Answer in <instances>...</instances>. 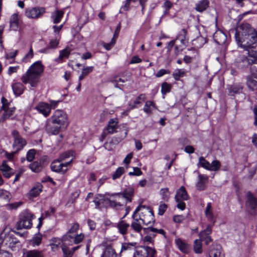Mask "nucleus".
<instances>
[{
  "label": "nucleus",
  "mask_w": 257,
  "mask_h": 257,
  "mask_svg": "<svg viewBox=\"0 0 257 257\" xmlns=\"http://www.w3.org/2000/svg\"><path fill=\"white\" fill-rule=\"evenodd\" d=\"M234 37L240 47H247L257 41V31L249 24L243 23L236 30Z\"/></svg>",
  "instance_id": "f257e3e1"
},
{
  "label": "nucleus",
  "mask_w": 257,
  "mask_h": 257,
  "mask_svg": "<svg viewBox=\"0 0 257 257\" xmlns=\"http://www.w3.org/2000/svg\"><path fill=\"white\" fill-rule=\"evenodd\" d=\"M134 195V188L129 186L121 193L112 194V198H115V200L112 201V202L113 203H115V204H116L117 207L119 208L123 206V203L126 204L127 202H131Z\"/></svg>",
  "instance_id": "f03ea898"
},
{
  "label": "nucleus",
  "mask_w": 257,
  "mask_h": 257,
  "mask_svg": "<svg viewBox=\"0 0 257 257\" xmlns=\"http://www.w3.org/2000/svg\"><path fill=\"white\" fill-rule=\"evenodd\" d=\"M112 194H105L104 195L101 194L97 195L94 200L93 202L95 204V208L100 209L102 207H107L110 206L112 208H118L116 204L112 202L115 200V198H112Z\"/></svg>",
  "instance_id": "7ed1b4c3"
},
{
  "label": "nucleus",
  "mask_w": 257,
  "mask_h": 257,
  "mask_svg": "<svg viewBox=\"0 0 257 257\" xmlns=\"http://www.w3.org/2000/svg\"><path fill=\"white\" fill-rule=\"evenodd\" d=\"M139 211V218L143 224L149 225L155 221L153 211L149 207H146L145 206H138L136 209L135 213H137Z\"/></svg>",
  "instance_id": "20e7f679"
},
{
  "label": "nucleus",
  "mask_w": 257,
  "mask_h": 257,
  "mask_svg": "<svg viewBox=\"0 0 257 257\" xmlns=\"http://www.w3.org/2000/svg\"><path fill=\"white\" fill-rule=\"evenodd\" d=\"M51 120L53 124L60 125L62 127L65 128L68 125L67 115L61 109H57L53 112Z\"/></svg>",
  "instance_id": "39448f33"
},
{
  "label": "nucleus",
  "mask_w": 257,
  "mask_h": 257,
  "mask_svg": "<svg viewBox=\"0 0 257 257\" xmlns=\"http://www.w3.org/2000/svg\"><path fill=\"white\" fill-rule=\"evenodd\" d=\"M34 215L28 211H24L20 215L19 221L17 224L18 229H29L32 226V219Z\"/></svg>",
  "instance_id": "423d86ee"
},
{
  "label": "nucleus",
  "mask_w": 257,
  "mask_h": 257,
  "mask_svg": "<svg viewBox=\"0 0 257 257\" xmlns=\"http://www.w3.org/2000/svg\"><path fill=\"white\" fill-rule=\"evenodd\" d=\"M40 76L27 70L22 75L21 80L24 84L29 83L32 87H36L40 82Z\"/></svg>",
  "instance_id": "0eeeda50"
},
{
  "label": "nucleus",
  "mask_w": 257,
  "mask_h": 257,
  "mask_svg": "<svg viewBox=\"0 0 257 257\" xmlns=\"http://www.w3.org/2000/svg\"><path fill=\"white\" fill-rule=\"evenodd\" d=\"M72 162V159L66 163H63L58 159H56L51 163V169L53 172L64 174L67 172L68 167L71 165Z\"/></svg>",
  "instance_id": "6e6552de"
},
{
  "label": "nucleus",
  "mask_w": 257,
  "mask_h": 257,
  "mask_svg": "<svg viewBox=\"0 0 257 257\" xmlns=\"http://www.w3.org/2000/svg\"><path fill=\"white\" fill-rule=\"evenodd\" d=\"M12 135L14 138L13 148L16 152H18L22 150L27 145V141L16 130L12 131Z\"/></svg>",
  "instance_id": "1a4fd4ad"
},
{
  "label": "nucleus",
  "mask_w": 257,
  "mask_h": 257,
  "mask_svg": "<svg viewBox=\"0 0 257 257\" xmlns=\"http://www.w3.org/2000/svg\"><path fill=\"white\" fill-rule=\"evenodd\" d=\"M156 251L152 247L142 246L134 253L133 257H156Z\"/></svg>",
  "instance_id": "9d476101"
},
{
  "label": "nucleus",
  "mask_w": 257,
  "mask_h": 257,
  "mask_svg": "<svg viewBox=\"0 0 257 257\" xmlns=\"http://www.w3.org/2000/svg\"><path fill=\"white\" fill-rule=\"evenodd\" d=\"M251 59L244 55H239L235 59L234 65L238 69H245L250 65Z\"/></svg>",
  "instance_id": "9b49d317"
},
{
  "label": "nucleus",
  "mask_w": 257,
  "mask_h": 257,
  "mask_svg": "<svg viewBox=\"0 0 257 257\" xmlns=\"http://www.w3.org/2000/svg\"><path fill=\"white\" fill-rule=\"evenodd\" d=\"M45 13V9L42 7H34L32 9L26 10L25 14L28 18L38 19Z\"/></svg>",
  "instance_id": "f8f14e48"
},
{
  "label": "nucleus",
  "mask_w": 257,
  "mask_h": 257,
  "mask_svg": "<svg viewBox=\"0 0 257 257\" xmlns=\"http://www.w3.org/2000/svg\"><path fill=\"white\" fill-rule=\"evenodd\" d=\"M68 235H64L62 237V241H64V244H68V245H72L73 244H78L82 241L84 238V235L80 233L76 234L75 236H68Z\"/></svg>",
  "instance_id": "ddd939ff"
},
{
  "label": "nucleus",
  "mask_w": 257,
  "mask_h": 257,
  "mask_svg": "<svg viewBox=\"0 0 257 257\" xmlns=\"http://www.w3.org/2000/svg\"><path fill=\"white\" fill-rule=\"evenodd\" d=\"M35 109L46 117H48L51 113L49 104L45 102H39L35 106Z\"/></svg>",
  "instance_id": "4468645a"
},
{
  "label": "nucleus",
  "mask_w": 257,
  "mask_h": 257,
  "mask_svg": "<svg viewBox=\"0 0 257 257\" xmlns=\"http://www.w3.org/2000/svg\"><path fill=\"white\" fill-rule=\"evenodd\" d=\"M209 180L208 177L204 174H199L198 181L196 183V189L199 191L204 190Z\"/></svg>",
  "instance_id": "2eb2a0df"
},
{
  "label": "nucleus",
  "mask_w": 257,
  "mask_h": 257,
  "mask_svg": "<svg viewBox=\"0 0 257 257\" xmlns=\"http://www.w3.org/2000/svg\"><path fill=\"white\" fill-rule=\"evenodd\" d=\"M212 225H208L206 229L199 234L200 239L204 240L206 244H208L212 240L209 235L212 232Z\"/></svg>",
  "instance_id": "dca6fc26"
},
{
  "label": "nucleus",
  "mask_w": 257,
  "mask_h": 257,
  "mask_svg": "<svg viewBox=\"0 0 257 257\" xmlns=\"http://www.w3.org/2000/svg\"><path fill=\"white\" fill-rule=\"evenodd\" d=\"M44 67L42 64L41 61H38L34 63L28 70L41 76L44 71Z\"/></svg>",
  "instance_id": "f3484780"
},
{
  "label": "nucleus",
  "mask_w": 257,
  "mask_h": 257,
  "mask_svg": "<svg viewBox=\"0 0 257 257\" xmlns=\"http://www.w3.org/2000/svg\"><path fill=\"white\" fill-rule=\"evenodd\" d=\"M123 139V138H118V137L116 136L113 137L110 141L105 143L104 147L108 151H112Z\"/></svg>",
  "instance_id": "a211bd4d"
},
{
  "label": "nucleus",
  "mask_w": 257,
  "mask_h": 257,
  "mask_svg": "<svg viewBox=\"0 0 257 257\" xmlns=\"http://www.w3.org/2000/svg\"><path fill=\"white\" fill-rule=\"evenodd\" d=\"M248 52V57L254 62H257V43H253L247 47H242Z\"/></svg>",
  "instance_id": "6ab92c4d"
},
{
  "label": "nucleus",
  "mask_w": 257,
  "mask_h": 257,
  "mask_svg": "<svg viewBox=\"0 0 257 257\" xmlns=\"http://www.w3.org/2000/svg\"><path fill=\"white\" fill-rule=\"evenodd\" d=\"M118 121L117 118H111L108 122V124L105 128V131L107 132V134H112L116 132L117 128V124Z\"/></svg>",
  "instance_id": "aec40b11"
},
{
  "label": "nucleus",
  "mask_w": 257,
  "mask_h": 257,
  "mask_svg": "<svg viewBox=\"0 0 257 257\" xmlns=\"http://www.w3.org/2000/svg\"><path fill=\"white\" fill-rule=\"evenodd\" d=\"M205 214L207 220L212 223V225L213 226L216 221V217L213 213V209L210 202L207 204L205 210Z\"/></svg>",
  "instance_id": "412c9836"
},
{
  "label": "nucleus",
  "mask_w": 257,
  "mask_h": 257,
  "mask_svg": "<svg viewBox=\"0 0 257 257\" xmlns=\"http://www.w3.org/2000/svg\"><path fill=\"white\" fill-rule=\"evenodd\" d=\"M136 214L134 212L133 214V221L131 223V226L135 231L139 233L143 229L142 226V224L143 223L140 218H136Z\"/></svg>",
  "instance_id": "4be33fe9"
},
{
  "label": "nucleus",
  "mask_w": 257,
  "mask_h": 257,
  "mask_svg": "<svg viewBox=\"0 0 257 257\" xmlns=\"http://www.w3.org/2000/svg\"><path fill=\"white\" fill-rule=\"evenodd\" d=\"M187 30L185 29L181 30L176 36V40L179 41L183 45H186L188 43V38L187 36Z\"/></svg>",
  "instance_id": "5701e85b"
},
{
  "label": "nucleus",
  "mask_w": 257,
  "mask_h": 257,
  "mask_svg": "<svg viewBox=\"0 0 257 257\" xmlns=\"http://www.w3.org/2000/svg\"><path fill=\"white\" fill-rule=\"evenodd\" d=\"M189 196L187 193L185 188L181 186L177 191L175 196L176 201H178V199L182 200H187L188 199Z\"/></svg>",
  "instance_id": "b1692460"
},
{
  "label": "nucleus",
  "mask_w": 257,
  "mask_h": 257,
  "mask_svg": "<svg viewBox=\"0 0 257 257\" xmlns=\"http://www.w3.org/2000/svg\"><path fill=\"white\" fill-rule=\"evenodd\" d=\"M213 37L215 41L219 45L224 44L227 39L226 35L221 31L216 32Z\"/></svg>",
  "instance_id": "393cba45"
},
{
  "label": "nucleus",
  "mask_w": 257,
  "mask_h": 257,
  "mask_svg": "<svg viewBox=\"0 0 257 257\" xmlns=\"http://www.w3.org/2000/svg\"><path fill=\"white\" fill-rule=\"evenodd\" d=\"M71 51V49L68 47L60 51L59 57L55 59V61L58 63H61L64 58H68L69 57Z\"/></svg>",
  "instance_id": "a878e982"
},
{
  "label": "nucleus",
  "mask_w": 257,
  "mask_h": 257,
  "mask_svg": "<svg viewBox=\"0 0 257 257\" xmlns=\"http://www.w3.org/2000/svg\"><path fill=\"white\" fill-rule=\"evenodd\" d=\"M56 125H53L51 124H47L46 126V131L49 135H57L60 130L62 126L60 125L56 124Z\"/></svg>",
  "instance_id": "bb28decb"
},
{
  "label": "nucleus",
  "mask_w": 257,
  "mask_h": 257,
  "mask_svg": "<svg viewBox=\"0 0 257 257\" xmlns=\"http://www.w3.org/2000/svg\"><path fill=\"white\" fill-rule=\"evenodd\" d=\"M130 224L125 222L124 220H121L116 225L118 232L122 235H124L127 233Z\"/></svg>",
  "instance_id": "cd10ccee"
},
{
  "label": "nucleus",
  "mask_w": 257,
  "mask_h": 257,
  "mask_svg": "<svg viewBox=\"0 0 257 257\" xmlns=\"http://www.w3.org/2000/svg\"><path fill=\"white\" fill-rule=\"evenodd\" d=\"M63 15V11L56 10L52 13L51 18L54 24H58L61 21Z\"/></svg>",
  "instance_id": "c85d7f7f"
},
{
  "label": "nucleus",
  "mask_w": 257,
  "mask_h": 257,
  "mask_svg": "<svg viewBox=\"0 0 257 257\" xmlns=\"http://www.w3.org/2000/svg\"><path fill=\"white\" fill-rule=\"evenodd\" d=\"M246 84L249 89L252 91L257 90V79L250 75L247 77Z\"/></svg>",
  "instance_id": "c756f323"
},
{
  "label": "nucleus",
  "mask_w": 257,
  "mask_h": 257,
  "mask_svg": "<svg viewBox=\"0 0 257 257\" xmlns=\"http://www.w3.org/2000/svg\"><path fill=\"white\" fill-rule=\"evenodd\" d=\"M1 170L4 176L7 178H9L13 174L12 172V169L9 166L6 161L3 162Z\"/></svg>",
  "instance_id": "7c9ffc66"
},
{
  "label": "nucleus",
  "mask_w": 257,
  "mask_h": 257,
  "mask_svg": "<svg viewBox=\"0 0 257 257\" xmlns=\"http://www.w3.org/2000/svg\"><path fill=\"white\" fill-rule=\"evenodd\" d=\"M14 93L16 96L21 95L24 90L25 87L22 83L20 82H16L12 86Z\"/></svg>",
  "instance_id": "2f4dec72"
},
{
  "label": "nucleus",
  "mask_w": 257,
  "mask_h": 257,
  "mask_svg": "<svg viewBox=\"0 0 257 257\" xmlns=\"http://www.w3.org/2000/svg\"><path fill=\"white\" fill-rule=\"evenodd\" d=\"M209 4L208 0H201L196 4L195 10L198 12H202L206 10Z\"/></svg>",
  "instance_id": "473e14b6"
},
{
  "label": "nucleus",
  "mask_w": 257,
  "mask_h": 257,
  "mask_svg": "<svg viewBox=\"0 0 257 257\" xmlns=\"http://www.w3.org/2000/svg\"><path fill=\"white\" fill-rule=\"evenodd\" d=\"M157 109L155 103L151 100H149L146 102V103L144 106L143 110L147 114H152V110L153 109Z\"/></svg>",
  "instance_id": "72a5a7b5"
},
{
  "label": "nucleus",
  "mask_w": 257,
  "mask_h": 257,
  "mask_svg": "<svg viewBox=\"0 0 257 257\" xmlns=\"http://www.w3.org/2000/svg\"><path fill=\"white\" fill-rule=\"evenodd\" d=\"M137 243L131 242V243H123L122 244L121 252L128 251L133 252L136 249V245Z\"/></svg>",
  "instance_id": "f704fd0d"
},
{
  "label": "nucleus",
  "mask_w": 257,
  "mask_h": 257,
  "mask_svg": "<svg viewBox=\"0 0 257 257\" xmlns=\"http://www.w3.org/2000/svg\"><path fill=\"white\" fill-rule=\"evenodd\" d=\"M10 28L14 31L18 30L19 28V19L18 15L17 14H14L12 15L10 18Z\"/></svg>",
  "instance_id": "c9c22d12"
},
{
  "label": "nucleus",
  "mask_w": 257,
  "mask_h": 257,
  "mask_svg": "<svg viewBox=\"0 0 257 257\" xmlns=\"http://www.w3.org/2000/svg\"><path fill=\"white\" fill-rule=\"evenodd\" d=\"M144 230L147 234V235L144 237V241L148 242L150 243L152 242L153 238L155 237V234L154 233L153 230H152L151 228V227L144 228Z\"/></svg>",
  "instance_id": "e433bc0d"
},
{
  "label": "nucleus",
  "mask_w": 257,
  "mask_h": 257,
  "mask_svg": "<svg viewBox=\"0 0 257 257\" xmlns=\"http://www.w3.org/2000/svg\"><path fill=\"white\" fill-rule=\"evenodd\" d=\"M29 168L33 172L39 173L42 170L43 166L41 162L34 161L29 165Z\"/></svg>",
  "instance_id": "4c0bfd02"
},
{
  "label": "nucleus",
  "mask_w": 257,
  "mask_h": 257,
  "mask_svg": "<svg viewBox=\"0 0 257 257\" xmlns=\"http://www.w3.org/2000/svg\"><path fill=\"white\" fill-rule=\"evenodd\" d=\"M42 185L40 183L35 185L30 191V196L32 197L37 196L42 191Z\"/></svg>",
  "instance_id": "58836bf2"
},
{
  "label": "nucleus",
  "mask_w": 257,
  "mask_h": 257,
  "mask_svg": "<svg viewBox=\"0 0 257 257\" xmlns=\"http://www.w3.org/2000/svg\"><path fill=\"white\" fill-rule=\"evenodd\" d=\"M176 245L179 248V250L183 252H187L188 250V245L187 243L184 242L180 238H178L175 240Z\"/></svg>",
  "instance_id": "ea45409f"
},
{
  "label": "nucleus",
  "mask_w": 257,
  "mask_h": 257,
  "mask_svg": "<svg viewBox=\"0 0 257 257\" xmlns=\"http://www.w3.org/2000/svg\"><path fill=\"white\" fill-rule=\"evenodd\" d=\"M247 203L250 207L252 209L257 208V200L256 198L249 192L247 193Z\"/></svg>",
  "instance_id": "a19ab883"
},
{
  "label": "nucleus",
  "mask_w": 257,
  "mask_h": 257,
  "mask_svg": "<svg viewBox=\"0 0 257 257\" xmlns=\"http://www.w3.org/2000/svg\"><path fill=\"white\" fill-rule=\"evenodd\" d=\"M15 110V107H9L3 109V110H4V113L0 119V121H4L5 120L9 118L11 115H13Z\"/></svg>",
  "instance_id": "79ce46f5"
},
{
  "label": "nucleus",
  "mask_w": 257,
  "mask_h": 257,
  "mask_svg": "<svg viewBox=\"0 0 257 257\" xmlns=\"http://www.w3.org/2000/svg\"><path fill=\"white\" fill-rule=\"evenodd\" d=\"M63 244L62 238L60 239L59 238L54 237L51 240L50 246H51L52 250L53 251H56L59 247V245Z\"/></svg>",
  "instance_id": "37998d69"
},
{
  "label": "nucleus",
  "mask_w": 257,
  "mask_h": 257,
  "mask_svg": "<svg viewBox=\"0 0 257 257\" xmlns=\"http://www.w3.org/2000/svg\"><path fill=\"white\" fill-rule=\"evenodd\" d=\"M146 99V95L144 94H140L137 97L135 100H134L133 104H130V106L131 109L137 107L138 105L141 103V101H144Z\"/></svg>",
  "instance_id": "c03bdc74"
},
{
  "label": "nucleus",
  "mask_w": 257,
  "mask_h": 257,
  "mask_svg": "<svg viewBox=\"0 0 257 257\" xmlns=\"http://www.w3.org/2000/svg\"><path fill=\"white\" fill-rule=\"evenodd\" d=\"M101 257H116V254L114 249L111 246H107L105 248Z\"/></svg>",
  "instance_id": "a18cd8bd"
},
{
  "label": "nucleus",
  "mask_w": 257,
  "mask_h": 257,
  "mask_svg": "<svg viewBox=\"0 0 257 257\" xmlns=\"http://www.w3.org/2000/svg\"><path fill=\"white\" fill-rule=\"evenodd\" d=\"M69 245L68 244H64V241H63V244H61V248L64 257H72L73 254V251L68 247Z\"/></svg>",
  "instance_id": "49530a36"
},
{
  "label": "nucleus",
  "mask_w": 257,
  "mask_h": 257,
  "mask_svg": "<svg viewBox=\"0 0 257 257\" xmlns=\"http://www.w3.org/2000/svg\"><path fill=\"white\" fill-rule=\"evenodd\" d=\"M42 239V235L40 233L37 234L31 240L30 243L33 246H38L41 244Z\"/></svg>",
  "instance_id": "de8ad7c7"
},
{
  "label": "nucleus",
  "mask_w": 257,
  "mask_h": 257,
  "mask_svg": "<svg viewBox=\"0 0 257 257\" xmlns=\"http://www.w3.org/2000/svg\"><path fill=\"white\" fill-rule=\"evenodd\" d=\"M193 249L196 253H201L202 252V245L200 239H196L194 242Z\"/></svg>",
  "instance_id": "09e8293b"
},
{
  "label": "nucleus",
  "mask_w": 257,
  "mask_h": 257,
  "mask_svg": "<svg viewBox=\"0 0 257 257\" xmlns=\"http://www.w3.org/2000/svg\"><path fill=\"white\" fill-rule=\"evenodd\" d=\"M24 257H43L41 252L37 250H29L24 253Z\"/></svg>",
  "instance_id": "8fccbe9b"
},
{
  "label": "nucleus",
  "mask_w": 257,
  "mask_h": 257,
  "mask_svg": "<svg viewBox=\"0 0 257 257\" xmlns=\"http://www.w3.org/2000/svg\"><path fill=\"white\" fill-rule=\"evenodd\" d=\"M5 240L7 242V243H9V245L11 247H13L14 244L19 243L17 238L15 237L13 235H8L5 237Z\"/></svg>",
  "instance_id": "3c124183"
},
{
  "label": "nucleus",
  "mask_w": 257,
  "mask_h": 257,
  "mask_svg": "<svg viewBox=\"0 0 257 257\" xmlns=\"http://www.w3.org/2000/svg\"><path fill=\"white\" fill-rule=\"evenodd\" d=\"M172 88V85L166 82H163L161 85V92L164 95L163 98L165 97V95L166 93L170 92Z\"/></svg>",
  "instance_id": "603ef678"
},
{
  "label": "nucleus",
  "mask_w": 257,
  "mask_h": 257,
  "mask_svg": "<svg viewBox=\"0 0 257 257\" xmlns=\"http://www.w3.org/2000/svg\"><path fill=\"white\" fill-rule=\"evenodd\" d=\"M160 194L163 200L165 201H168L169 200L170 195L169 188H165L161 189L160 191Z\"/></svg>",
  "instance_id": "864d4df0"
},
{
  "label": "nucleus",
  "mask_w": 257,
  "mask_h": 257,
  "mask_svg": "<svg viewBox=\"0 0 257 257\" xmlns=\"http://www.w3.org/2000/svg\"><path fill=\"white\" fill-rule=\"evenodd\" d=\"M198 165L209 171L210 163L203 157H200L199 158Z\"/></svg>",
  "instance_id": "5fc2aeb1"
},
{
  "label": "nucleus",
  "mask_w": 257,
  "mask_h": 257,
  "mask_svg": "<svg viewBox=\"0 0 257 257\" xmlns=\"http://www.w3.org/2000/svg\"><path fill=\"white\" fill-rule=\"evenodd\" d=\"M72 157V160L74 158V152L73 151H68L65 152L63 154H61L60 156L58 158L60 161L62 162L65 160L69 158L70 157Z\"/></svg>",
  "instance_id": "6e6d98bb"
},
{
  "label": "nucleus",
  "mask_w": 257,
  "mask_h": 257,
  "mask_svg": "<svg viewBox=\"0 0 257 257\" xmlns=\"http://www.w3.org/2000/svg\"><path fill=\"white\" fill-rule=\"evenodd\" d=\"M249 66L251 75L253 76L254 78L257 79V62H254L252 59H251Z\"/></svg>",
  "instance_id": "4d7b16f0"
},
{
  "label": "nucleus",
  "mask_w": 257,
  "mask_h": 257,
  "mask_svg": "<svg viewBox=\"0 0 257 257\" xmlns=\"http://www.w3.org/2000/svg\"><path fill=\"white\" fill-rule=\"evenodd\" d=\"M221 167L220 162L217 160L213 161L211 164H210L209 171H216L219 170Z\"/></svg>",
  "instance_id": "13d9d810"
},
{
  "label": "nucleus",
  "mask_w": 257,
  "mask_h": 257,
  "mask_svg": "<svg viewBox=\"0 0 257 257\" xmlns=\"http://www.w3.org/2000/svg\"><path fill=\"white\" fill-rule=\"evenodd\" d=\"M185 72L182 69H176L173 73L172 75L175 80L178 81L180 78L183 77Z\"/></svg>",
  "instance_id": "bf43d9fd"
},
{
  "label": "nucleus",
  "mask_w": 257,
  "mask_h": 257,
  "mask_svg": "<svg viewBox=\"0 0 257 257\" xmlns=\"http://www.w3.org/2000/svg\"><path fill=\"white\" fill-rule=\"evenodd\" d=\"M242 87L240 85H233L229 88V93L231 94H237L241 92Z\"/></svg>",
  "instance_id": "052dcab7"
},
{
  "label": "nucleus",
  "mask_w": 257,
  "mask_h": 257,
  "mask_svg": "<svg viewBox=\"0 0 257 257\" xmlns=\"http://www.w3.org/2000/svg\"><path fill=\"white\" fill-rule=\"evenodd\" d=\"M124 173V169L122 167L118 168L112 176L113 180L119 178Z\"/></svg>",
  "instance_id": "680f3d73"
},
{
  "label": "nucleus",
  "mask_w": 257,
  "mask_h": 257,
  "mask_svg": "<svg viewBox=\"0 0 257 257\" xmlns=\"http://www.w3.org/2000/svg\"><path fill=\"white\" fill-rule=\"evenodd\" d=\"M79 224L78 223H74L72 226L71 228L68 230L67 233L65 235H69V236H75V235L77 234V230L79 228Z\"/></svg>",
  "instance_id": "e2e57ef3"
},
{
  "label": "nucleus",
  "mask_w": 257,
  "mask_h": 257,
  "mask_svg": "<svg viewBox=\"0 0 257 257\" xmlns=\"http://www.w3.org/2000/svg\"><path fill=\"white\" fill-rule=\"evenodd\" d=\"M36 155V150L34 149H31L27 153L26 159L28 161L31 162L34 158Z\"/></svg>",
  "instance_id": "0e129e2a"
},
{
  "label": "nucleus",
  "mask_w": 257,
  "mask_h": 257,
  "mask_svg": "<svg viewBox=\"0 0 257 257\" xmlns=\"http://www.w3.org/2000/svg\"><path fill=\"white\" fill-rule=\"evenodd\" d=\"M168 206L164 202L161 201L160 203L159 209H158V214L160 215H163L165 212L166 211Z\"/></svg>",
  "instance_id": "69168bd1"
},
{
  "label": "nucleus",
  "mask_w": 257,
  "mask_h": 257,
  "mask_svg": "<svg viewBox=\"0 0 257 257\" xmlns=\"http://www.w3.org/2000/svg\"><path fill=\"white\" fill-rule=\"evenodd\" d=\"M59 43V40L57 38L52 39L50 40L49 47L50 49H56Z\"/></svg>",
  "instance_id": "338daca9"
},
{
  "label": "nucleus",
  "mask_w": 257,
  "mask_h": 257,
  "mask_svg": "<svg viewBox=\"0 0 257 257\" xmlns=\"http://www.w3.org/2000/svg\"><path fill=\"white\" fill-rule=\"evenodd\" d=\"M34 56L33 51L32 47L30 48L29 51L24 57L23 60L25 62L29 61Z\"/></svg>",
  "instance_id": "774afa93"
}]
</instances>
